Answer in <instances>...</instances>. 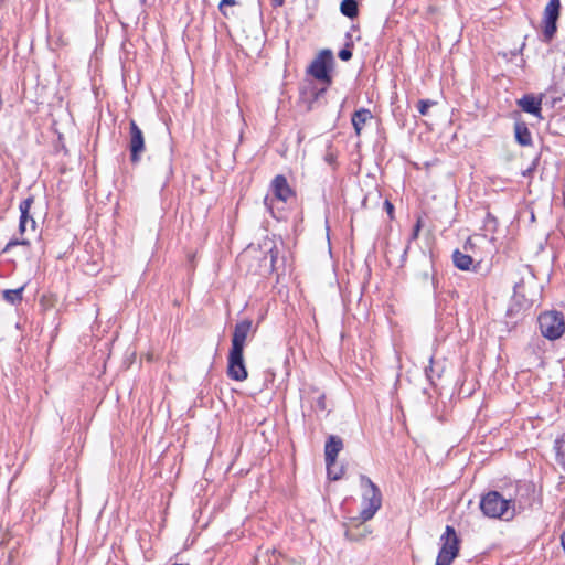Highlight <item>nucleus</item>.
<instances>
[{"label": "nucleus", "mask_w": 565, "mask_h": 565, "mask_svg": "<svg viewBox=\"0 0 565 565\" xmlns=\"http://www.w3.org/2000/svg\"><path fill=\"white\" fill-rule=\"evenodd\" d=\"M516 504L523 508L524 503L516 497L505 498L498 491H489L483 494L480 500V509L482 513L492 519H501L507 516V520L513 518Z\"/></svg>", "instance_id": "1"}, {"label": "nucleus", "mask_w": 565, "mask_h": 565, "mask_svg": "<svg viewBox=\"0 0 565 565\" xmlns=\"http://www.w3.org/2000/svg\"><path fill=\"white\" fill-rule=\"evenodd\" d=\"M360 487L362 489L361 504L362 510L359 519L362 522L370 521L382 507V493L379 487L365 475L360 476Z\"/></svg>", "instance_id": "2"}, {"label": "nucleus", "mask_w": 565, "mask_h": 565, "mask_svg": "<svg viewBox=\"0 0 565 565\" xmlns=\"http://www.w3.org/2000/svg\"><path fill=\"white\" fill-rule=\"evenodd\" d=\"M333 65V53L331 50L326 49L322 50L310 63L307 68V74L311 75L322 85L330 86L332 84Z\"/></svg>", "instance_id": "3"}, {"label": "nucleus", "mask_w": 565, "mask_h": 565, "mask_svg": "<svg viewBox=\"0 0 565 565\" xmlns=\"http://www.w3.org/2000/svg\"><path fill=\"white\" fill-rule=\"evenodd\" d=\"M541 334L551 341L559 339L565 332L564 315L556 310L542 312L539 318Z\"/></svg>", "instance_id": "4"}, {"label": "nucleus", "mask_w": 565, "mask_h": 565, "mask_svg": "<svg viewBox=\"0 0 565 565\" xmlns=\"http://www.w3.org/2000/svg\"><path fill=\"white\" fill-rule=\"evenodd\" d=\"M460 540L451 525H447L440 536V548L435 565H451L459 553Z\"/></svg>", "instance_id": "5"}, {"label": "nucleus", "mask_w": 565, "mask_h": 565, "mask_svg": "<svg viewBox=\"0 0 565 565\" xmlns=\"http://www.w3.org/2000/svg\"><path fill=\"white\" fill-rule=\"evenodd\" d=\"M561 14V1L550 0L544 9L542 41L550 43L557 32V21Z\"/></svg>", "instance_id": "6"}, {"label": "nucleus", "mask_w": 565, "mask_h": 565, "mask_svg": "<svg viewBox=\"0 0 565 565\" xmlns=\"http://www.w3.org/2000/svg\"><path fill=\"white\" fill-rule=\"evenodd\" d=\"M343 449V441L339 436L330 435L324 445V460L327 475L330 480L337 481L340 475H333L332 467L335 465L339 452Z\"/></svg>", "instance_id": "7"}, {"label": "nucleus", "mask_w": 565, "mask_h": 565, "mask_svg": "<svg viewBox=\"0 0 565 565\" xmlns=\"http://www.w3.org/2000/svg\"><path fill=\"white\" fill-rule=\"evenodd\" d=\"M128 149L130 151V161L136 164L141 160L145 152V136L134 119L129 121V141Z\"/></svg>", "instance_id": "8"}, {"label": "nucleus", "mask_w": 565, "mask_h": 565, "mask_svg": "<svg viewBox=\"0 0 565 565\" xmlns=\"http://www.w3.org/2000/svg\"><path fill=\"white\" fill-rule=\"evenodd\" d=\"M226 373L231 380L237 382H243L247 379L248 372L244 361V351L230 350Z\"/></svg>", "instance_id": "9"}, {"label": "nucleus", "mask_w": 565, "mask_h": 565, "mask_svg": "<svg viewBox=\"0 0 565 565\" xmlns=\"http://www.w3.org/2000/svg\"><path fill=\"white\" fill-rule=\"evenodd\" d=\"M328 88L329 86L327 85L318 87L316 84L310 83L300 90V103L308 111L315 109L321 104V99L324 98Z\"/></svg>", "instance_id": "10"}, {"label": "nucleus", "mask_w": 565, "mask_h": 565, "mask_svg": "<svg viewBox=\"0 0 565 565\" xmlns=\"http://www.w3.org/2000/svg\"><path fill=\"white\" fill-rule=\"evenodd\" d=\"M253 328V321L244 319L234 327L231 350L244 351L245 342Z\"/></svg>", "instance_id": "11"}, {"label": "nucleus", "mask_w": 565, "mask_h": 565, "mask_svg": "<svg viewBox=\"0 0 565 565\" xmlns=\"http://www.w3.org/2000/svg\"><path fill=\"white\" fill-rule=\"evenodd\" d=\"M542 98L543 95L535 96L533 94H525L518 100V106L527 114H531L537 118H542Z\"/></svg>", "instance_id": "12"}, {"label": "nucleus", "mask_w": 565, "mask_h": 565, "mask_svg": "<svg viewBox=\"0 0 565 565\" xmlns=\"http://www.w3.org/2000/svg\"><path fill=\"white\" fill-rule=\"evenodd\" d=\"M271 190L275 198L281 202H287L290 198L295 196V192L289 186L287 179L278 174L271 181Z\"/></svg>", "instance_id": "13"}, {"label": "nucleus", "mask_w": 565, "mask_h": 565, "mask_svg": "<svg viewBox=\"0 0 565 565\" xmlns=\"http://www.w3.org/2000/svg\"><path fill=\"white\" fill-rule=\"evenodd\" d=\"M173 159H172V151H167L162 158H160L157 162L153 164V172L162 178L164 182H168L169 179L173 174Z\"/></svg>", "instance_id": "14"}, {"label": "nucleus", "mask_w": 565, "mask_h": 565, "mask_svg": "<svg viewBox=\"0 0 565 565\" xmlns=\"http://www.w3.org/2000/svg\"><path fill=\"white\" fill-rule=\"evenodd\" d=\"M34 202V198L33 196H29L26 199H24L20 205H19V209H20V212H21V215H20V223H19V231L21 233H24L25 230H26V224L30 222L31 224V227L34 230L35 228V221L34 218L30 215V210H31V206Z\"/></svg>", "instance_id": "15"}, {"label": "nucleus", "mask_w": 565, "mask_h": 565, "mask_svg": "<svg viewBox=\"0 0 565 565\" xmlns=\"http://www.w3.org/2000/svg\"><path fill=\"white\" fill-rule=\"evenodd\" d=\"M373 118V115L370 109L360 108L355 110L351 117V122L354 128L356 136H360L363 126Z\"/></svg>", "instance_id": "16"}, {"label": "nucleus", "mask_w": 565, "mask_h": 565, "mask_svg": "<svg viewBox=\"0 0 565 565\" xmlns=\"http://www.w3.org/2000/svg\"><path fill=\"white\" fill-rule=\"evenodd\" d=\"M452 263L458 269L467 271L471 269L473 258L466 252L455 249L452 253Z\"/></svg>", "instance_id": "17"}, {"label": "nucleus", "mask_w": 565, "mask_h": 565, "mask_svg": "<svg viewBox=\"0 0 565 565\" xmlns=\"http://www.w3.org/2000/svg\"><path fill=\"white\" fill-rule=\"evenodd\" d=\"M515 139L521 146H530L532 143V135L525 122L518 121L514 125Z\"/></svg>", "instance_id": "18"}, {"label": "nucleus", "mask_w": 565, "mask_h": 565, "mask_svg": "<svg viewBox=\"0 0 565 565\" xmlns=\"http://www.w3.org/2000/svg\"><path fill=\"white\" fill-rule=\"evenodd\" d=\"M545 342L541 339H536L529 344V351L535 356L536 365L544 369L546 365L543 356Z\"/></svg>", "instance_id": "19"}, {"label": "nucleus", "mask_w": 565, "mask_h": 565, "mask_svg": "<svg viewBox=\"0 0 565 565\" xmlns=\"http://www.w3.org/2000/svg\"><path fill=\"white\" fill-rule=\"evenodd\" d=\"M555 460L565 471V433L554 440Z\"/></svg>", "instance_id": "20"}, {"label": "nucleus", "mask_w": 565, "mask_h": 565, "mask_svg": "<svg viewBox=\"0 0 565 565\" xmlns=\"http://www.w3.org/2000/svg\"><path fill=\"white\" fill-rule=\"evenodd\" d=\"M340 11L344 17L354 19L359 14V7L356 0H342Z\"/></svg>", "instance_id": "21"}, {"label": "nucleus", "mask_w": 565, "mask_h": 565, "mask_svg": "<svg viewBox=\"0 0 565 565\" xmlns=\"http://www.w3.org/2000/svg\"><path fill=\"white\" fill-rule=\"evenodd\" d=\"M23 290L24 286L17 289H6L2 292V297L7 302L11 305H18L23 299Z\"/></svg>", "instance_id": "22"}, {"label": "nucleus", "mask_w": 565, "mask_h": 565, "mask_svg": "<svg viewBox=\"0 0 565 565\" xmlns=\"http://www.w3.org/2000/svg\"><path fill=\"white\" fill-rule=\"evenodd\" d=\"M550 130L555 135L565 131V115L554 116L548 124Z\"/></svg>", "instance_id": "23"}, {"label": "nucleus", "mask_w": 565, "mask_h": 565, "mask_svg": "<svg viewBox=\"0 0 565 565\" xmlns=\"http://www.w3.org/2000/svg\"><path fill=\"white\" fill-rule=\"evenodd\" d=\"M483 225H484L486 230H488L490 232H495L497 226H498V220L493 214H491L490 212H487L486 217L483 220Z\"/></svg>", "instance_id": "24"}, {"label": "nucleus", "mask_w": 565, "mask_h": 565, "mask_svg": "<svg viewBox=\"0 0 565 565\" xmlns=\"http://www.w3.org/2000/svg\"><path fill=\"white\" fill-rule=\"evenodd\" d=\"M434 105H436L435 100H431V99H420L417 103V109H418L420 115L426 116L428 114V109L431 106H434Z\"/></svg>", "instance_id": "25"}, {"label": "nucleus", "mask_w": 565, "mask_h": 565, "mask_svg": "<svg viewBox=\"0 0 565 565\" xmlns=\"http://www.w3.org/2000/svg\"><path fill=\"white\" fill-rule=\"evenodd\" d=\"M351 46L352 44L348 43L343 49H341L339 51V58L342 60V61H349L352 58V50H351Z\"/></svg>", "instance_id": "26"}, {"label": "nucleus", "mask_w": 565, "mask_h": 565, "mask_svg": "<svg viewBox=\"0 0 565 565\" xmlns=\"http://www.w3.org/2000/svg\"><path fill=\"white\" fill-rule=\"evenodd\" d=\"M422 226H423V221H422V217H418L414 227H413V231H412V234L409 236V241H415L418 238V235H419V232L422 230Z\"/></svg>", "instance_id": "27"}, {"label": "nucleus", "mask_w": 565, "mask_h": 565, "mask_svg": "<svg viewBox=\"0 0 565 565\" xmlns=\"http://www.w3.org/2000/svg\"><path fill=\"white\" fill-rule=\"evenodd\" d=\"M237 2L235 0H221L218 4V10L222 13L223 17L227 18V11L224 9L225 6H236Z\"/></svg>", "instance_id": "28"}, {"label": "nucleus", "mask_w": 565, "mask_h": 565, "mask_svg": "<svg viewBox=\"0 0 565 565\" xmlns=\"http://www.w3.org/2000/svg\"><path fill=\"white\" fill-rule=\"evenodd\" d=\"M475 248H476V243L473 242V239L471 237H469L463 246H462V249L463 252L470 254V253H473L475 252Z\"/></svg>", "instance_id": "29"}, {"label": "nucleus", "mask_w": 565, "mask_h": 565, "mask_svg": "<svg viewBox=\"0 0 565 565\" xmlns=\"http://www.w3.org/2000/svg\"><path fill=\"white\" fill-rule=\"evenodd\" d=\"M384 209H385L387 215L390 216V218L393 220V217H394V205L391 203V201L385 200Z\"/></svg>", "instance_id": "30"}, {"label": "nucleus", "mask_w": 565, "mask_h": 565, "mask_svg": "<svg viewBox=\"0 0 565 565\" xmlns=\"http://www.w3.org/2000/svg\"><path fill=\"white\" fill-rule=\"evenodd\" d=\"M539 160H540V158H539V157H536V158L533 160L532 164H531V166H530V167H529V168L523 172V175H524V177L530 175V174L535 170V168H536V166H537Z\"/></svg>", "instance_id": "31"}, {"label": "nucleus", "mask_w": 565, "mask_h": 565, "mask_svg": "<svg viewBox=\"0 0 565 565\" xmlns=\"http://www.w3.org/2000/svg\"><path fill=\"white\" fill-rule=\"evenodd\" d=\"M269 253H270V263H271V267H273V269H275V267H276V262H277V254H278V252H277V250H275L274 248H271V249L269 250Z\"/></svg>", "instance_id": "32"}, {"label": "nucleus", "mask_w": 565, "mask_h": 565, "mask_svg": "<svg viewBox=\"0 0 565 565\" xmlns=\"http://www.w3.org/2000/svg\"><path fill=\"white\" fill-rule=\"evenodd\" d=\"M19 244H26L25 241H22V242H19L17 239H13V241H10L8 244H7V247H6V250L9 249L10 247L12 246H15V245H19Z\"/></svg>", "instance_id": "33"}, {"label": "nucleus", "mask_w": 565, "mask_h": 565, "mask_svg": "<svg viewBox=\"0 0 565 565\" xmlns=\"http://www.w3.org/2000/svg\"><path fill=\"white\" fill-rule=\"evenodd\" d=\"M318 406H319V408H321V409H326V397H324V395H321V396L318 398Z\"/></svg>", "instance_id": "34"}, {"label": "nucleus", "mask_w": 565, "mask_h": 565, "mask_svg": "<svg viewBox=\"0 0 565 565\" xmlns=\"http://www.w3.org/2000/svg\"><path fill=\"white\" fill-rule=\"evenodd\" d=\"M522 490H524V491H529V490H530V486H529V484H525V483H524V484H518V486H516V492L519 493V492H520V491H522Z\"/></svg>", "instance_id": "35"}, {"label": "nucleus", "mask_w": 565, "mask_h": 565, "mask_svg": "<svg viewBox=\"0 0 565 565\" xmlns=\"http://www.w3.org/2000/svg\"><path fill=\"white\" fill-rule=\"evenodd\" d=\"M271 1H273V3H274L275 6H277V7L282 6V4H284V2H285V0H271Z\"/></svg>", "instance_id": "36"}, {"label": "nucleus", "mask_w": 565, "mask_h": 565, "mask_svg": "<svg viewBox=\"0 0 565 565\" xmlns=\"http://www.w3.org/2000/svg\"><path fill=\"white\" fill-rule=\"evenodd\" d=\"M333 475H340V478L343 475V468L339 469L338 471L333 470Z\"/></svg>", "instance_id": "37"}, {"label": "nucleus", "mask_w": 565, "mask_h": 565, "mask_svg": "<svg viewBox=\"0 0 565 565\" xmlns=\"http://www.w3.org/2000/svg\"><path fill=\"white\" fill-rule=\"evenodd\" d=\"M264 203L265 205H268V198H265Z\"/></svg>", "instance_id": "38"}, {"label": "nucleus", "mask_w": 565, "mask_h": 565, "mask_svg": "<svg viewBox=\"0 0 565 565\" xmlns=\"http://www.w3.org/2000/svg\"><path fill=\"white\" fill-rule=\"evenodd\" d=\"M280 565H282V564H280ZM292 565H299V564L295 563V564H292Z\"/></svg>", "instance_id": "39"}]
</instances>
